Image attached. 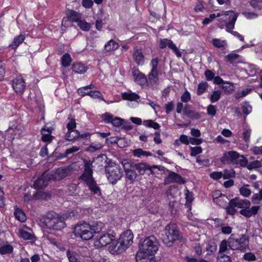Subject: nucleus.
Returning a JSON list of instances; mask_svg holds the SVG:
<instances>
[{"instance_id": "f257e3e1", "label": "nucleus", "mask_w": 262, "mask_h": 262, "mask_svg": "<svg viewBox=\"0 0 262 262\" xmlns=\"http://www.w3.org/2000/svg\"><path fill=\"white\" fill-rule=\"evenodd\" d=\"M250 206L251 203L249 200L240 199L236 197L229 201L226 210L228 214L233 215L237 212L236 208H241L239 213L246 217L249 218L252 215H256L259 209L258 206H254L250 208Z\"/></svg>"}, {"instance_id": "f03ea898", "label": "nucleus", "mask_w": 262, "mask_h": 262, "mask_svg": "<svg viewBox=\"0 0 262 262\" xmlns=\"http://www.w3.org/2000/svg\"><path fill=\"white\" fill-rule=\"evenodd\" d=\"M83 163L84 170L80 176V179L85 183L92 194L99 196L101 194V190L93 177L92 163L90 160L86 159L83 160Z\"/></svg>"}, {"instance_id": "7ed1b4c3", "label": "nucleus", "mask_w": 262, "mask_h": 262, "mask_svg": "<svg viewBox=\"0 0 262 262\" xmlns=\"http://www.w3.org/2000/svg\"><path fill=\"white\" fill-rule=\"evenodd\" d=\"M161 238L163 243L170 247L175 241H181L182 235L177 225L170 223L166 226Z\"/></svg>"}, {"instance_id": "20e7f679", "label": "nucleus", "mask_w": 262, "mask_h": 262, "mask_svg": "<svg viewBox=\"0 0 262 262\" xmlns=\"http://www.w3.org/2000/svg\"><path fill=\"white\" fill-rule=\"evenodd\" d=\"M64 219L55 212H48L43 218V223L46 227L54 230H60L65 226Z\"/></svg>"}, {"instance_id": "39448f33", "label": "nucleus", "mask_w": 262, "mask_h": 262, "mask_svg": "<svg viewBox=\"0 0 262 262\" xmlns=\"http://www.w3.org/2000/svg\"><path fill=\"white\" fill-rule=\"evenodd\" d=\"M220 161L223 163L239 165L243 167H245L248 163V160L244 155H239L238 152L233 150L224 152Z\"/></svg>"}, {"instance_id": "423d86ee", "label": "nucleus", "mask_w": 262, "mask_h": 262, "mask_svg": "<svg viewBox=\"0 0 262 262\" xmlns=\"http://www.w3.org/2000/svg\"><path fill=\"white\" fill-rule=\"evenodd\" d=\"M159 248V242L157 238L151 235L146 237L139 245L140 251L149 255H155Z\"/></svg>"}, {"instance_id": "0eeeda50", "label": "nucleus", "mask_w": 262, "mask_h": 262, "mask_svg": "<svg viewBox=\"0 0 262 262\" xmlns=\"http://www.w3.org/2000/svg\"><path fill=\"white\" fill-rule=\"evenodd\" d=\"M106 176L109 182L113 185L121 180L123 175L121 168L117 165L104 166Z\"/></svg>"}, {"instance_id": "6e6552de", "label": "nucleus", "mask_w": 262, "mask_h": 262, "mask_svg": "<svg viewBox=\"0 0 262 262\" xmlns=\"http://www.w3.org/2000/svg\"><path fill=\"white\" fill-rule=\"evenodd\" d=\"M91 225L86 222L78 223L75 226L74 233L77 237L82 240L88 241L94 237Z\"/></svg>"}, {"instance_id": "1a4fd4ad", "label": "nucleus", "mask_w": 262, "mask_h": 262, "mask_svg": "<svg viewBox=\"0 0 262 262\" xmlns=\"http://www.w3.org/2000/svg\"><path fill=\"white\" fill-rule=\"evenodd\" d=\"M115 238V235L110 233H101L97 237L95 245L98 247L106 246L111 244Z\"/></svg>"}, {"instance_id": "9d476101", "label": "nucleus", "mask_w": 262, "mask_h": 262, "mask_svg": "<svg viewBox=\"0 0 262 262\" xmlns=\"http://www.w3.org/2000/svg\"><path fill=\"white\" fill-rule=\"evenodd\" d=\"M70 170L66 167H60L55 171H52L48 173V178L53 181H59L63 179L69 174Z\"/></svg>"}, {"instance_id": "9b49d317", "label": "nucleus", "mask_w": 262, "mask_h": 262, "mask_svg": "<svg viewBox=\"0 0 262 262\" xmlns=\"http://www.w3.org/2000/svg\"><path fill=\"white\" fill-rule=\"evenodd\" d=\"M122 164L126 178L130 183L134 182L137 178V173L135 171V168H133V163L125 160L122 162Z\"/></svg>"}, {"instance_id": "f8f14e48", "label": "nucleus", "mask_w": 262, "mask_h": 262, "mask_svg": "<svg viewBox=\"0 0 262 262\" xmlns=\"http://www.w3.org/2000/svg\"><path fill=\"white\" fill-rule=\"evenodd\" d=\"M133 168H135L140 174L143 175L145 173L146 170H149L150 173H155L154 170L155 169H158L159 170H161L160 167L157 165H154L149 166L148 165L145 163H133Z\"/></svg>"}, {"instance_id": "ddd939ff", "label": "nucleus", "mask_w": 262, "mask_h": 262, "mask_svg": "<svg viewBox=\"0 0 262 262\" xmlns=\"http://www.w3.org/2000/svg\"><path fill=\"white\" fill-rule=\"evenodd\" d=\"M12 86L14 91L17 94H23L26 89V83L24 79L21 76H18L12 81Z\"/></svg>"}, {"instance_id": "4468645a", "label": "nucleus", "mask_w": 262, "mask_h": 262, "mask_svg": "<svg viewBox=\"0 0 262 262\" xmlns=\"http://www.w3.org/2000/svg\"><path fill=\"white\" fill-rule=\"evenodd\" d=\"M12 130V133L15 136L19 138L25 134L24 127L21 125L17 124V122H12L10 123L9 127L7 129L8 132Z\"/></svg>"}, {"instance_id": "2eb2a0df", "label": "nucleus", "mask_w": 262, "mask_h": 262, "mask_svg": "<svg viewBox=\"0 0 262 262\" xmlns=\"http://www.w3.org/2000/svg\"><path fill=\"white\" fill-rule=\"evenodd\" d=\"M133 234L130 230L124 231L120 236L119 241L127 248L133 243Z\"/></svg>"}, {"instance_id": "dca6fc26", "label": "nucleus", "mask_w": 262, "mask_h": 262, "mask_svg": "<svg viewBox=\"0 0 262 262\" xmlns=\"http://www.w3.org/2000/svg\"><path fill=\"white\" fill-rule=\"evenodd\" d=\"M134 80L141 86L147 85V79L146 76L138 69H134L132 71Z\"/></svg>"}, {"instance_id": "f3484780", "label": "nucleus", "mask_w": 262, "mask_h": 262, "mask_svg": "<svg viewBox=\"0 0 262 262\" xmlns=\"http://www.w3.org/2000/svg\"><path fill=\"white\" fill-rule=\"evenodd\" d=\"M164 182L167 184L172 183L184 184L185 181L179 174L173 171H169V174L164 179Z\"/></svg>"}, {"instance_id": "a211bd4d", "label": "nucleus", "mask_w": 262, "mask_h": 262, "mask_svg": "<svg viewBox=\"0 0 262 262\" xmlns=\"http://www.w3.org/2000/svg\"><path fill=\"white\" fill-rule=\"evenodd\" d=\"M134 61L138 65H143L144 63L145 57L143 54L141 48L136 46L133 49L132 54Z\"/></svg>"}, {"instance_id": "6ab92c4d", "label": "nucleus", "mask_w": 262, "mask_h": 262, "mask_svg": "<svg viewBox=\"0 0 262 262\" xmlns=\"http://www.w3.org/2000/svg\"><path fill=\"white\" fill-rule=\"evenodd\" d=\"M154 255L140 250L136 254V262H155Z\"/></svg>"}, {"instance_id": "aec40b11", "label": "nucleus", "mask_w": 262, "mask_h": 262, "mask_svg": "<svg viewBox=\"0 0 262 262\" xmlns=\"http://www.w3.org/2000/svg\"><path fill=\"white\" fill-rule=\"evenodd\" d=\"M127 248L122 244V243L118 239L109 247V250L113 254H120L124 251Z\"/></svg>"}, {"instance_id": "412c9836", "label": "nucleus", "mask_w": 262, "mask_h": 262, "mask_svg": "<svg viewBox=\"0 0 262 262\" xmlns=\"http://www.w3.org/2000/svg\"><path fill=\"white\" fill-rule=\"evenodd\" d=\"M48 174L46 176L42 175L38 178L34 183L33 187L35 189H40L45 187L48 184L49 181L51 180L48 178Z\"/></svg>"}, {"instance_id": "4be33fe9", "label": "nucleus", "mask_w": 262, "mask_h": 262, "mask_svg": "<svg viewBox=\"0 0 262 262\" xmlns=\"http://www.w3.org/2000/svg\"><path fill=\"white\" fill-rule=\"evenodd\" d=\"M233 14H238L233 11L230 10L226 11L224 13H218L216 15L219 21L225 23L226 24L232 19Z\"/></svg>"}, {"instance_id": "5701e85b", "label": "nucleus", "mask_w": 262, "mask_h": 262, "mask_svg": "<svg viewBox=\"0 0 262 262\" xmlns=\"http://www.w3.org/2000/svg\"><path fill=\"white\" fill-rule=\"evenodd\" d=\"M67 16L69 20L77 23L81 18V15L74 10H68L67 13Z\"/></svg>"}, {"instance_id": "b1692460", "label": "nucleus", "mask_w": 262, "mask_h": 262, "mask_svg": "<svg viewBox=\"0 0 262 262\" xmlns=\"http://www.w3.org/2000/svg\"><path fill=\"white\" fill-rule=\"evenodd\" d=\"M107 159V158L105 154H102L95 158L93 159V162L91 161V162L92 163V164L94 163L99 165V166L104 167L105 165H106V166H109L106 161Z\"/></svg>"}, {"instance_id": "393cba45", "label": "nucleus", "mask_w": 262, "mask_h": 262, "mask_svg": "<svg viewBox=\"0 0 262 262\" xmlns=\"http://www.w3.org/2000/svg\"><path fill=\"white\" fill-rule=\"evenodd\" d=\"M249 239L245 235H242V236L238 238L237 246L238 250H244L246 248L248 247Z\"/></svg>"}, {"instance_id": "a878e982", "label": "nucleus", "mask_w": 262, "mask_h": 262, "mask_svg": "<svg viewBox=\"0 0 262 262\" xmlns=\"http://www.w3.org/2000/svg\"><path fill=\"white\" fill-rule=\"evenodd\" d=\"M80 133L77 130H68L65 139L68 141H74L79 138Z\"/></svg>"}, {"instance_id": "bb28decb", "label": "nucleus", "mask_w": 262, "mask_h": 262, "mask_svg": "<svg viewBox=\"0 0 262 262\" xmlns=\"http://www.w3.org/2000/svg\"><path fill=\"white\" fill-rule=\"evenodd\" d=\"M72 68L73 72L80 74L84 73L87 70V68L83 64L79 62L73 64Z\"/></svg>"}, {"instance_id": "cd10ccee", "label": "nucleus", "mask_w": 262, "mask_h": 262, "mask_svg": "<svg viewBox=\"0 0 262 262\" xmlns=\"http://www.w3.org/2000/svg\"><path fill=\"white\" fill-rule=\"evenodd\" d=\"M119 47L118 43L113 39L109 40L104 45V50L106 52H109L117 49Z\"/></svg>"}, {"instance_id": "c85d7f7f", "label": "nucleus", "mask_w": 262, "mask_h": 262, "mask_svg": "<svg viewBox=\"0 0 262 262\" xmlns=\"http://www.w3.org/2000/svg\"><path fill=\"white\" fill-rule=\"evenodd\" d=\"M15 218L20 222H24L26 221V216L25 212L19 208H16L14 213Z\"/></svg>"}, {"instance_id": "c756f323", "label": "nucleus", "mask_w": 262, "mask_h": 262, "mask_svg": "<svg viewBox=\"0 0 262 262\" xmlns=\"http://www.w3.org/2000/svg\"><path fill=\"white\" fill-rule=\"evenodd\" d=\"M237 17L238 14H233L232 19L226 24V30L227 32L230 33L233 32V29L234 28V25Z\"/></svg>"}, {"instance_id": "7c9ffc66", "label": "nucleus", "mask_w": 262, "mask_h": 262, "mask_svg": "<svg viewBox=\"0 0 262 262\" xmlns=\"http://www.w3.org/2000/svg\"><path fill=\"white\" fill-rule=\"evenodd\" d=\"M148 77L150 84L155 85L158 81V71L150 70Z\"/></svg>"}, {"instance_id": "2f4dec72", "label": "nucleus", "mask_w": 262, "mask_h": 262, "mask_svg": "<svg viewBox=\"0 0 262 262\" xmlns=\"http://www.w3.org/2000/svg\"><path fill=\"white\" fill-rule=\"evenodd\" d=\"M133 155L135 157L141 158L142 157L151 156V152L143 150L142 148H137L133 150Z\"/></svg>"}, {"instance_id": "473e14b6", "label": "nucleus", "mask_w": 262, "mask_h": 262, "mask_svg": "<svg viewBox=\"0 0 262 262\" xmlns=\"http://www.w3.org/2000/svg\"><path fill=\"white\" fill-rule=\"evenodd\" d=\"M239 55L237 54L231 53L226 56V59L231 64H235L239 62Z\"/></svg>"}, {"instance_id": "72a5a7b5", "label": "nucleus", "mask_w": 262, "mask_h": 262, "mask_svg": "<svg viewBox=\"0 0 262 262\" xmlns=\"http://www.w3.org/2000/svg\"><path fill=\"white\" fill-rule=\"evenodd\" d=\"M104 224L100 222L94 223L91 225L92 232L94 235V233H99L103 228Z\"/></svg>"}, {"instance_id": "f704fd0d", "label": "nucleus", "mask_w": 262, "mask_h": 262, "mask_svg": "<svg viewBox=\"0 0 262 262\" xmlns=\"http://www.w3.org/2000/svg\"><path fill=\"white\" fill-rule=\"evenodd\" d=\"M233 234H231L228 238V246L230 249L232 250H238L237 242L238 238H234L233 237Z\"/></svg>"}, {"instance_id": "c9c22d12", "label": "nucleus", "mask_w": 262, "mask_h": 262, "mask_svg": "<svg viewBox=\"0 0 262 262\" xmlns=\"http://www.w3.org/2000/svg\"><path fill=\"white\" fill-rule=\"evenodd\" d=\"M13 251V247L10 244L3 245L0 247V254L2 255L10 254Z\"/></svg>"}, {"instance_id": "e433bc0d", "label": "nucleus", "mask_w": 262, "mask_h": 262, "mask_svg": "<svg viewBox=\"0 0 262 262\" xmlns=\"http://www.w3.org/2000/svg\"><path fill=\"white\" fill-rule=\"evenodd\" d=\"M122 97L124 100H127L129 101H135L140 98L138 95L133 93H123L122 94Z\"/></svg>"}, {"instance_id": "4c0bfd02", "label": "nucleus", "mask_w": 262, "mask_h": 262, "mask_svg": "<svg viewBox=\"0 0 262 262\" xmlns=\"http://www.w3.org/2000/svg\"><path fill=\"white\" fill-rule=\"evenodd\" d=\"M25 39V36L23 34H20L18 36L14 38L13 42L11 44L10 46L12 48H16L19 45L23 42Z\"/></svg>"}, {"instance_id": "58836bf2", "label": "nucleus", "mask_w": 262, "mask_h": 262, "mask_svg": "<svg viewBox=\"0 0 262 262\" xmlns=\"http://www.w3.org/2000/svg\"><path fill=\"white\" fill-rule=\"evenodd\" d=\"M222 89L225 93H231L234 90V87L233 83L226 81L222 85Z\"/></svg>"}, {"instance_id": "ea45409f", "label": "nucleus", "mask_w": 262, "mask_h": 262, "mask_svg": "<svg viewBox=\"0 0 262 262\" xmlns=\"http://www.w3.org/2000/svg\"><path fill=\"white\" fill-rule=\"evenodd\" d=\"M208 87V84L207 82L202 81L198 86L197 94L198 95H202Z\"/></svg>"}, {"instance_id": "a19ab883", "label": "nucleus", "mask_w": 262, "mask_h": 262, "mask_svg": "<svg viewBox=\"0 0 262 262\" xmlns=\"http://www.w3.org/2000/svg\"><path fill=\"white\" fill-rule=\"evenodd\" d=\"M19 236L25 240L33 239L34 237V234L23 229L19 230Z\"/></svg>"}, {"instance_id": "79ce46f5", "label": "nucleus", "mask_w": 262, "mask_h": 262, "mask_svg": "<svg viewBox=\"0 0 262 262\" xmlns=\"http://www.w3.org/2000/svg\"><path fill=\"white\" fill-rule=\"evenodd\" d=\"M41 140L45 142H50L52 140L53 136H51V133L48 132V133L46 132V128H44L41 130Z\"/></svg>"}, {"instance_id": "37998d69", "label": "nucleus", "mask_w": 262, "mask_h": 262, "mask_svg": "<svg viewBox=\"0 0 262 262\" xmlns=\"http://www.w3.org/2000/svg\"><path fill=\"white\" fill-rule=\"evenodd\" d=\"M72 61L71 56L68 53L64 54L61 58V64L64 67L70 66Z\"/></svg>"}, {"instance_id": "c03bdc74", "label": "nucleus", "mask_w": 262, "mask_h": 262, "mask_svg": "<svg viewBox=\"0 0 262 262\" xmlns=\"http://www.w3.org/2000/svg\"><path fill=\"white\" fill-rule=\"evenodd\" d=\"M143 125L148 127H152L155 129H158L160 127L158 123L154 122L152 120H144L143 121Z\"/></svg>"}, {"instance_id": "a18cd8bd", "label": "nucleus", "mask_w": 262, "mask_h": 262, "mask_svg": "<svg viewBox=\"0 0 262 262\" xmlns=\"http://www.w3.org/2000/svg\"><path fill=\"white\" fill-rule=\"evenodd\" d=\"M212 43L214 47L218 48H225L227 45L225 40H222L220 39H213Z\"/></svg>"}, {"instance_id": "49530a36", "label": "nucleus", "mask_w": 262, "mask_h": 262, "mask_svg": "<svg viewBox=\"0 0 262 262\" xmlns=\"http://www.w3.org/2000/svg\"><path fill=\"white\" fill-rule=\"evenodd\" d=\"M77 24L80 28L84 31H88L91 28L90 24L86 22L84 20H82L81 18L78 22Z\"/></svg>"}, {"instance_id": "de8ad7c7", "label": "nucleus", "mask_w": 262, "mask_h": 262, "mask_svg": "<svg viewBox=\"0 0 262 262\" xmlns=\"http://www.w3.org/2000/svg\"><path fill=\"white\" fill-rule=\"evenodd\" d=\"M262 166V164L260 162V161L255 160L250 162L249 164H247L246 166L248 169L251 170L254 168H260Z\"/></svg>"}, {"instance_id": "09e8293b", "label": "nucleus", "mask_w": 262, "mask_h": 262, "mask_svg": "<svg viewBox=\"0 0 262 262\" xmlns=\"http://www.w3.org/2000/svg\"><path fill=\"white\" fill-rule=\"evenodd\" d=\"M103 145L99 143H93L88 148V150L91 152H94L98 150L101 149Z\"/></svg>"}, {"instance_id": "8fccbe9b", "label": "nucleus", "mask_w": 262, "mask_h": 262, "mask_svg": "<svg viewBox=\"0 0 262 262\" xmlns=\"http://www.w3.org/2000/svg\"><path fill=\"white\" fill-rule=\"evenodd\" d=\"M228 240H223L220 245L219 252L221 254L228 251Z\"/></svg>"}, {"instance_id": "3c124183", "label": "nucleus", "mask_w": 262, "mask_h": 262, "mask_svg": "<svg viewBox=\"0 0 262 262\" xmlns=\"http://www.w3.org/2000/svg\"><path fill=\"white\" fill-rule=\"evenodd\" d=\"M252 91V89L251 88H246L244 90H243L241 91H238L235 94V97L236 99H239L242 97H244L249 94Z\"/></svg>"}, {"instance_id": "603ef678", "label": "nucleus", "mask_w": 262, "mask_h": 262, "mask_svg": "<svg viewBox=\"0 0 262 262\" xmlns=\"http://www.w3.org/2000/svg\"><path fill=\"white\" fill-rule=\"evenodd\" d=\"M251 134V129L249 127L244 128L243 133V137L244 140L248 143L250 141V136Z\"/></svg>"}, {"instance_id": "864d4df0", "label": "nucleus", "mask_w": 262, "mask_h": 262, "mask_svg": "<svg viewBox=\"0 0 262 262\" xmlns=\"http://www.w3.org/2000/svg\"><path fill=\"white\" fill-rule=\"evenodd\" d=\"M221 93L220 91H215L213 92L210 98V100L212 103L217 101L221 98Z\"/></svg>"}, {"instance_id": "5fc2aeb1", "label": "nucleus", "mask_w": 262, "mask_h": 262, "mask_svg": "<svg viewBox=\"0 0 262 262\" xmlns=\"http://www.w3.org/2000/svg\"><path fill=\"white\" fill-rule=\"evenodd\" d=\"M235 177V173L233 170H229L227 169L224 170L222 176L224 179H228L231 178H234Z\"/></svg>"}, {"instance_id": "6e6d98bb", "label": "nucleus", "mask_w": 262, "mask_h": 262, "mask_svg": "<svg viewBox=\"0 0 262 262\" xmlns=\"http://www.w3.org/2000/svg\"><path fill=\"white\" fill-rule=\"evenodd\" d=\"M242 109L243 113L246 115H248L252 111L251 106L247 102H245L242 104Z\"/></svg>"}, {"instance_id": "4d7b16f0", "label": "nucleus", "mask_w": 262, "mask_h": 262, "mask_svg": "<svg viewBox=\"0 0 262 262\" xmlns=\"http://www.w3.org/2000/svg\"><path fill=\"white\" fill-rule=\"evenodd\" d=\"M190 155L194 157L202 152V148L200 146L190 147Z\"/></svg>"}, {"instance_id": "13d9d810", "label": "nucleus", "mask_w": 262, "mask_h": 262, "mask_svg": "<svg viewBox=\"0 0 262 262\" xmlns=\"http://www.w3.org/2000/svg\"><path fill=\"white\" fill-rule=\"evenodd\" d=\"M89 96L93 98H99L101 100H103V95L102 94L98 91H89Z\"/></svg>"}, {"instance_id": "bf43d9fd", "label": "nucleus", "mask_w": 262, "mask_h": 262, "mask_svg": "<svg viewBox=\"0 0 262 262\" xmlns=\"http://www.w3.org/2000/svg\"><path fill=\"white\" fill-rule=\"evenodd\" d=\"M159 62V60L158 58H155L151 59L150 62V65L151 67V70L158 71V65Z\"/></svg>"}, {"instance_id": "052dcab7", "label": "nucleus", "mask_w": 262, "mask_h": 262, "mask_svg": "<svg viewBox=\"0 0 262 262\" xmlns=\"http://www.w3.org/2000/svg\"><path fill=\"white\" fill-rule=\"evenodd\" d=\"M242 14L248 19H255L258 17V14L254 12H243Z\"/></svg>"}, {"instance_id": "680f3d73", "label": "nucleus", "mask_w": 262, "mask_h": 262, "mask_svg": "<svg viewBox=\"0 0 262 262\" xmlns=\"http://www.w3.org/2000/svg\"><path fill=\"white\" fill-rule=\"evenodd\" d=\"M169 42L170 43V46H169V48L173 50V51L176 53V56L178 57H181L182 56L181 52L178 49L176 45L174 44L172 41Z\"/></svg>"}, {"instance_id": "e2e57ef3", "label": "nucleus", "mask_w": 262, "mask_h": 262, "mask_svg": "<svg viewBox=\"0 0 262 262\" xmlns=\"http://www.w3.org/2000/svg\"><path fill=\"white\" fill-rule=\"evenodd\" d=\"M191 99V95L188 91H186L181 96V100L182 102L187 103Z\"/></svg>"}, {"instance_id": "0e129e2a", "label": "nucleus", "mask_w": 262, "mask_h": 262, "mask_svg": "<svg viewBox=\"0 0 262 262\" xmlns=\"http://www.w3.org/2000/svg\"><path fill=\"white\" fill-rule=\"evenodd\" d=\"M244 259L248 261H255L256 260V256L251 252L246 253L244 254Z\"/></svg>"}, {"instance_id": "69168bd1", "label": "nucleus", "mask_w": 262, "mask_h": 262, "mask_svg": "<svg viewBox=\"0 0 262 262\" xmlns=\"http://www.w3.org/2000/svg\"><path fill=\"white\" fill-rule=\"evenodd\" d=\"M204 75L207 81H211L213 80L215 77L214 74L209 70H206L205 71Z\"/></svg>"}, {"instance_id": "338daca9", "label": "nucleus", "mask_w": 262, "mask_h": 262, "mask_svg": "<svg viewBox=\"0 0 262 262\" xmlns=\"http://www.w3.org/2000/svg\"><path fill=\"white\" fill-rule=\"evenodd\" d=\"M205 10V7L204 6V5L203 4L202 2L200 1H198L194 8V10L198 12H202Z\"/></svg>"}, {"instance_id": "774afa93", "label": "nucleus", "mask_w": 262, "mask_h": 262, "mask_svg": "<svg viewBox=\"0 0 262 262\" xmlns=\"http://www.w3.org/2000/svg\"><path fill=\"white\" fill-rule=\"evenodd\" d=\"M217 262H232L230 256L223 254L217 257Z\"/></svg>"}]
</instances>
